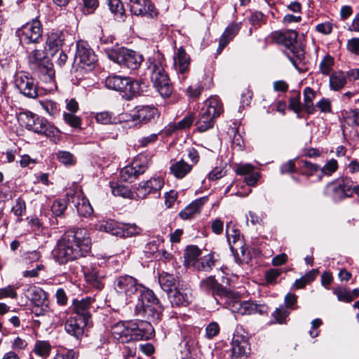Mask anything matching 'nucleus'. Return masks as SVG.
Returning a JSON list of instances; mask_svg holds the SVG:
<instances>
[{
    "instance_id": "nucleus-1",
    "label": "nucleus",
    "mask_w": 359,
    "mask_h": 359,
    "mask_svg": "<svg viewBox=\"0 0 359 359\" xmlns=\"http://www.w3.org/2000/svg\"><path fill=\"white\" fill-rule=\"evenodd\" d=\"M91 241L88 231L83 228L67 231L57 241L53 254L60 264L85 257L90 250Z\"/></svg>"
},
{
    "instance_id": "nucleus-2",
    "label": "nucleus",
    "mask_w": 359,
    "mask_h": 359,
    "mask_svg": "<svg viewBox=\"0 0 359 359\" xmlns=\"http://www.w3.org/2000/svg\"><path fill=\"white\" fill-rule=\"evenodd\" d=\"M222 112V104L217 97H211L207 100L201 108L199 118L196 122L198 130L205 132L212 128L215 123V118Z\"/></svg>"
},
{
    "instance_id": "nucleus-45",
    "label": "nucleus",
    "mask_w": 359,
    "mask_h": 359,
    "mask_svg": "<svg viewBox=\"0 0 359 359\" xmlns=\"http://www.w3.org/2000/svg\"><path fill=\"white\" fill-rule=\"evenodd\" d=\"M214 264L213 256L209 254L197 261L196 266L199 270L208 271L212 269Z\"/></svg>"
},
{
    "instance_id": "nucleus-7",
    "label": "nucleus",
    "mask_w": 359,
    "mask_h": 359,
    "mask_svg": "<svg viewBox=\"0 0 359 359\" xmlns=\"http://www.w3.org/2000/svg\"><path fill=\"white\" fill-rule=\"evenodd\" d=\"M97 60L96 55L86 42L80 41L77 43L73 67L88 71L94 67Z\"/></svg>"
},
{
    "instance_id": "nucleus-61",
    "label": "nucleus",
    "mask_w": 359,
    "mask_h": 359,
    "mask_svg": "<svg viewBox=\"0 0 359 359\" xmlns=\"http://www.w3.org/2000/svg\"><path fill=\"white\" fill-rule=\"evenodd\" d=\"M289 107L296 113L302 111V107L300 102V93H297L296 95L290 100Z\"/></svg>"
},
{
    "instance_id": "nucleus-8",
    "label": "nucleus",
    "mask_w": 359,
    "mask_h": 359,
    "mask_svg": "<svg viewBox=\"0 0 359 359\" xmlns=\"http://www.w3.org/2000/svg\"><path fill=\"white\" fill-rule=\"evenodd\" d=\"M16 34L22 45L39 43L42 39V25L38 19H34L18 29Z\"/></svg>"
},
{
    "instance_id": "nucleus-17",
    "label": "nucleus",
    "mask_w": 359,
    "mask_h": 359,
    "mask_svg": "<svg viewBox=\"0 0 359 359\" xmlns=\"http://www.w3.org/2000/svg\"><path fill=\"white\" fill-rule=\"evenodd\" d=\"M130 11L135 15L157 17L158 13L150 0H130Z\"/></svg>"
},
{
    "instance_id": "nucleus-52",
    "label": "nucleus",
    "mask_w": 359,
    "mask_h": 359,
    "mask_svg": "<svg viewBox=\"0 0 359 359\" xmlns=\"http://www.w3.org/2000/svg\"><path fill=\"white\" fill-rule=\"evenodd\" d=\"M337 161L335 159H331L320 169L319 178L321 179L323 175H331L337 170Z\"/></svg>"
},
{
    "instance_id": "nucleus-30",
    "label": "nucleus",
    "mask_w": 359,
    "mask_h": 359,
    "mask_svg": "<svg viewBox=\"0 0 359 359\" xmlns=\"http://www.w3.org/2000/svg\"><path fill=\"white\" fill-rule=\"evenodd\" d=\"M207 201V197H202L195 200L180 212V217L183 219H191L195 214L201 212L202 207Z\"/></svg>"
},
{
    "instance_id": "nucleus-50",
    "label": "nucleus",
    "mask_w": 359,
    "mask_h": 359,
    "mask_svg": "<svg viewBox=\"0 0 359 359\" xmlns=\"http://www.w3.org/2000/svg\"><path fill=\"white\" fill-rule=\"evenodd\" d=\"M111 192L114 196H120L124 198L129 197L130 191L128 187L118 183H114L111 185Z\"/></svg>"
},
{
    "instance_id": "nucleus-18",
    "label": "nucleus",
    "mask_w": 359,
    "mask_h": 359,
    "mask_svg": "<svg viewBox=\"0 0 359 359\" xmlns=\"http://www.w3.org/2000/svg\"><path fill=\"white\" fill-rule=\"evenodd\" d=\"M163 310V306L160 302L147 306H135L136 314L142 316L147 320L146 322L150 324L161 319Z\"/></svg>"
},
{
    "instance_id": "nucleus-62",
    "label": "nucleus",
    "mask_w": 359,
    "mask_h": 359,
    "mask_svg": "<svg viewBox=\"0 0 359 359\" xmlns=\"http://www.w3.org/2000/svg\"><path fill=\"white\" fill-rule=\"evenodd\" d=\"M281 274V271L278 269H271L266 272L265 277L268 283L273 284L278 277Z\"/></svg>"
},
{
    "instance_id": "nucleus-13",
    "label": "nucleus",
    "mask_w": 359,
    "mask_h": 359,
    "mask_svg": "<svg viewBox=\"0 0 359 359\" xmlns=\"http://www.w3.org/2000/svg\"><path fill=\"white\" fill-rule=\"evenodd\" d=\"M114 287L118 293L132 297L138 294L139 290L143 288V285L139 284L133 276L125 275L116 278Z\"/></svg>"
},
{
    "instance_id": "nucleus-16",
    "label": "nucleus",
    "mask_w": 359,
    "mask_h": 359,
    "mask_svg": "<svg viewBox=\"0 0 359 359\" xmlns=\"http://www.w3.org/2000/svg\"><path fill=\"white\" fill-rule=\"evenodd\" d=\"M250 354L248 339L243 335H234L231 342V359H247Z\"/></svg>"
},
{
    "instance_id": "nucleus-31",
    "label": "nucleus",
    "mask_w": 359,
    "mask_h": 359,
    "mask_svg": "<svg viewBox=\"0 0 359 359\" xmlns=\"http://www.w3.org/2000/svg\"><path fill=\"white\" fill-rule=\"evenodd\" d=\"M65 39V34L62 32H53L48 35L46 45L50 54H55L60 50Z\"/></svg>"
},
{
    "instance_id": "nucleus-44",
    "label": "nucleus",
    "mask_w": 359,
    "mask_h": 359,
    "mask_svg": "<svg viewBox=\"0 0 359 359\" xmlns=\"http://www.w3.org/2000/svg\"><path fill=\"white\" fill-rule=\"evenodd\" d=\"M119 237H131L140 234L141 229L135 224H121Z\"/></svg>"
},
{
    "instance_id": "nucleus-54",
    "label": "nucleus",
    "mask_w": 359,
    "mask_h": 359,
    "mask_svg": "<svg viewBox=\"0 0 359 359\" xmlns=\"http://www.w3.org/2000/svg\"><path fill=\"white\" fill-rule=\"evenodd\" d=\"M34 351L41 357H47L50 351V346L47 341H39L35 345Z\"/></svg>"
},
{
    "instance_id": "nucleus-29",
    "label": "nucleus",
    "mask_w": 359,
    "mask_h": 359,
    "mask_svg": "<svg viewBox=\"0 0 359 359\" xmlns=\"http://www.w3.org/2000/svg\"><path fill=\"white\" fill-rule=\"evenodd\" d=\"M190 57L182 47L177 49L174 56V66L180 74H184L189 69Z\"/></svg>"
},
{
    "instance_id": "nucleus-5",
    "label": "nucleus",
    "mask_w": 359,
    "mask_h": 359,
    "mask_svg": "<svg viewBox=\"0 0 359 359\" xmlns=\"http://www.w3.org/2000/svg\"><path fill=\"white\" fill-rule=\"evenodd\" d=\"M20 119L27 130L35 133L43 135L49 138H54L58 135V129L43 117L32 113H25L21 114Z\"/></svg>"
},
{
    "instance_id": "nucleus-28",
    "label": "nucleus",
    "mask_w": 359,
    "mask_h": 359,
    "mask_svg": "<svg viewBox=\"0 0 359 359\" xmlns=\"http://www.w3.org/2000/svg\"><path fill=\"white\" fill-rule=\"evenodd\" d=\"M288 59L291 61L294 67L300 72H306L304 51L303 49L294 47L288 53H286Z\"/></svg>"
},
{
    "instance_id": "nucleus-58",
    "label": "nucleus",
    "mask_w": 359,
    "mask_h": 359,
    "mask_svg": "<svg viewBox=\"0 0 359 359\" xmlns=\"http://www.w3.org/2000/svg\"><path fill=\"white\" fill-rule=\"evenodd\" d=\"M26 211V205L24 200L21 198H18L15 204L12 208V212L15 216L20 217L23 215Z\"/></svg>"
},
{
    "instance_id": "nucleus-42",
    "label": "nucleus",
    "mask_w": 359,
    "mask_h": 359,
    "mask_svg": "<svg viewBox=\"0 0 359 359\" xmlns=\"http://www.w3.org/2000/svg\"><path fill=\"white\" fill-rule=\"evenodd\" d=\"M108 6L117 20L124 21L125 9L121 0H108Z\"/></svg>"
},
{
    "instance_id": "nucleus-49",
    "label": "nucleus",
    "mask_w": 359,
    "mask_h": 359,
    "mask_svg": "<svg viewBox=\"0 0 359 359\" xmlns=\"http://www.w3.org/2000/svg\"><path fill=\"white\" fill-rule=\"evenodd\" d=\"M333 293L337 296V299L340 302L350 303L352 299L350 291L345 287H337L333 290Z\"/></svg>"
},
{
    "instance_id": "nucleus-40",
    "label": "nucleus",
    "mask_w": 359,
    "mask_h": 359,
    "mask_svg": "<svg viewBox=\"0 0 359 359\" xmlns=\"http://www.w3.org/2000/svg\"><path fill=\"white\" fill-rule=\"evenodd\" d=\"M346 84V76L342 71L332 73L330 76V86L334 90L341 89Z\"/></svg>"
},
{
    "instance_id": "nucleus-15",
    "label": "nucleus",
    "mask_w": 359,
    "mask_h": 359,
    "mask_svg": "<svg viewBox=\"0 0 359 359\" xmlns=\"http://www.w3.org/2000/svg\"><path fill=\"white\" fill-rule=\"evenodd\" d=\"M67 198L69 203L74 204L79 215L86 217L93 213L92 206L88 200L83 196L82 193L79 191L73 194L69 192L67 194Z\"/></svg>"
},
{
    "instance_id": "nucleus-11",
    "label": "nucleus",
    "mask_w": 359,
    "mask_h": 359,
    "mask_svg": "<svg viewBox=\"0 0 359 359\" xmlns=\"http://www.w3.org/2000/svg\"><path fill=\"white\" fill-rule=\"evenodd\" d=\"M149 163L150 160L147 155H138L130 165L124 167L121 170V180L126 182H132L146 171Z\"/></svg>"
},
{
    "instance_id": "nucleus-41",
    "label": "nucleus",
    "mask_w": 359,
    "mask_h": 359,
    "mask_svg": "<svg viewBox=\"0 0 359 359\" xmlns=\"http://www.w3.org/2000/svg\"><path fill=\"white\" fill-rule=\"evenodd\" d=\"M316 93L310 87H306L304 90V111L308 114H313L315 107L313 100L315 98Z\"/></svg>"
},
{
    "instance_id": "nucleus-37",
    "label": "nucleus",
    "mask_w": 359,
    "mask_h": 359,
    "mask_svg": "<svg viewBox=\"0 0 359 359\" xmlns=\"http://www.w3.org/2000/svg\"><path fill=\"white\" fill-rule=\"evenodd\" d=\"M226 234L231 250H234L236 246L241 247L244 243L240 231L231 229L229 224L226 225Z\"/></svg>"
},
{
    "instance_id": "nucleus-34",
    "label": "nucleus",
    "mask_w": 359,
    "mask_h": 359,
    "mask_svg": "<svg viewBox=\"0 0 359 359\" xmlns=\"http://www.w3.org/2000/svg\"><path fill=\"white\" fill-rule=\"evenodd\" d=\"M26 296L33 303V305L39 306L48 302L46 292L36 286H29L27 290Z\"/></svg>"
},
{
    "instance_id": "nucleus-63",
    "label": "nucleus",
    "mask_w": 359,
    "mask_h": 359,
    "mask_svg": "<svg viewBox=\"0 0 359 359\" xmlns=\"http://www.w3.org/2000/svg\"><path fill=\"white\" fill-rule=\"evenodd\" d=\"M50 55L55 59L56 65L60 67H62L68 59L67 55L63 50H59L57 53Z\"/></svg>"
},
{
    "instance_id": "nucleus-4",
    "label": "nucleus",
    "mask_w": 359,
    "mask_h": 359,
    "mask_svg": "<svg viewBox=\"0 0 359 359\" xmlns=\"http://www.w3.org/2000/svg\"><path fill=\"white\" fill-rule=\"evenodd\" d=\"M150 79L155 89L162 97H168L173 91L168 74L159 60H154L148 67Z\"/></svg>"
},
{
    "instance_id": "nucleus-47",
    "label": "nucleus",
    "mask_w": 359,
    "mask_h": 359,
    "mask_svg": "<svg viewBox=\"0 0 359 359\" xmlns=\"http://www.w3.org/2000/svg\"><path fill=\"white\" fill-rule=\"evenodd\" d=\"M67 198L55 201L52 206L51 211L56 217L62 216L67 207Z\"/></svg>"
},
{
    "instance_id": "nucleus-25",
    "label": "nucleus",
    "mask_w": 359,
    "mask_h": 359,
    "mask_svg": "<svg viewBox=\"0 0 359 359\" xmlns=\"http://www.w3.org/2000/svg\"><path fill=\"white\" fill-rule=\"evenodd\" d=\"M28 62L33 70L46 69V64L48 63V59L44 50L35 49L28 55Z\"/></svg>"
},
{
    "instance_id": "nucleus-38",
    "label": "nucleus",
    "mask_w": 359,
    "mask_h": 359,
    "mask_svg": "<svg viewBox=\"0 0 359 359\" xmlns=\"http://www.w3.org/2000/svg\"><path fill=\"white\" fill-rule=\"evenodd\" d=\"M138 293H140V299L136 306H147L160 302L154 292L144 286L142 289L139 290Z\"/></svg>"
},
{
    "instance_id": "nucleus-21",
    "label": "nucleus",
    "mask_w": 359,
    "mask_h": 359,
    "mask_svg": "<svg viewBox=\"0 0 359 359\" xmlns=\"http://www.w3.org/2000/svg\"><path fill=\"white\" fill-rule=\"evenodd\" d=\"M90 297L83 298L81 300L74 299L72 310L78 318L91 323L90 306L93 302Z\"/></svg>"
},
{
    "instance_id": "nucleus-6",
    "label": "nucleus",
    "mask_w": 359,
    "mask_h": 359,
    "mask_svg": "<svg viewBox=\"0 0 359 359\" xmlns=\"http://www.w3.org/2000/svg\"><path fill=\"white\" fill-rule=\"evenodd\" d=\"M105 49L109 60L130 69H137L143 60L140 54L124 47L116 46L115 50Z\"/></svg>"
},
{
    "instance_id": "nucleus-60",
    "label": "nucleus",
    "mask_w": 359,
    "mask_h": 359,
    "mask_svg": "<svg viewBox=\"0 0 359 359\" xmlns=\"http://www.w3.org/2000/svg\"><path fill=\"white\" fill-rule=\"evenodd\" d=\"M8 297L12 299L17 297L15 287L13 285H8L6 287L0 288V299Z\"/></svg>"
},
{
    "instance_id": "nucleus-14",
    "label": "nucleus",
    "mask_w": 359,
    "mask_h": 359,
    "mask_svg": "<svg viewBox=\"0 0 359 359\" xmlns=\"http://www.w3.org/2000/svg\"><path fill=\"white\" fill-rule=\"evenodd\" d=\"M168 298L172 306H186L192 302L191 289L187 284L177 283V287L168 294Z\"/></svg>"
},
{
    "instance_id": "nucleus-10",
    "label": "nucleus",
    "mask_w": 359,
    "mask_h": 359,
    "mask_svg": "<svg viewBox=\"0 0 359 359\" xmlns=\"http://www.w3.org/2000/svg\"><path fill=\"white\" fill-rule=\"evenodd\" d=\"M228 299L224 303L226 307L233 313L241 315H252L257 313H262L265 312L264 305L257 304L253 302L241 301L236 298H232L231 294L226 297Z\"/></svg>"
},
{
    "instance_id": "nucleus-22",
    "label": "nucleus",
    "mask_w": 359,
    "mask_h": 359,
    "mask_svg": "<svg viewBox=\"0 0 359 359\" xmlns=\"http://www.w3.org/2000/svg\"><path fill=\"white\" fill-rule=\"evenodd\" d=\"M332 187L334 197L338 200L352 196V182L348 179H341L330 184Z\"/></svg>"
},
{
    "instance_id": "nucleus-64",
    "label": "nucleus",
    "mask_w": 359,
    "mask_h": 359,
    "mask_svg": "<svg viewBox=\"0 0 359 359\" xmlns=\"http://www.w3.org/2000/svg\"><path fill=\"white\" fill-rule=\"evenodd\" d=\"M344 113L346 118L351 119L353 124L359 126V109H350Z\"/></svg>"
},
{
    "instance_id": "nucleus-32",
    "label": "nucleus",
    "mask_w": 359,
    "mask_h": 359,
    "mask_svg": "<svg viewBox=\"0 0 359 359\" xmlns=\"http://www.w3.org/2000/svg\"><path fill=\"white\" fill-rule=\"evenodd\" d=\"M84 274L86 280L93 287L97 290H101L104 287V276L96 268H86L84 270Z\"/></svg>"
},
{
    "instance_id": "nucleus-39",
    "label": "nucleus",
    "mask_w": 359,
    "mask_h": 359,
    "mask_svg": "<svg viewBox=\"0 0 359 359\" xmlns=\"http://www.w3.org/2000/svg\"><path fill=\"white\" fill-rule=\"evenodd\" d=\"M171 172L177 178H183L185 177L192 169V165L188 164L183 160L173 163L170 168Z\"/></svg>"
},
{
    "instance_id": "nucleus-56",
    "label": "nucleus",
    "mask_w": 359,
    "mask_h": 359,
    "mask_svg": "<svg viewBox=\"0 0 359 359\" xmlns=\"http://www.w3.org/2000/svg\"><path fill=\"white\" fill-rule=\"evenodd\" d=\"M96 121L102 124H109L115 123V118H113L112 114L109 111H102L97 113L95 116Z\"/></svg>"
},
{
    "instance_id": "nucleus-27",
    "label": "nucleus",
    "mask_w": 359,
    "mask_h": 359,
    "mask_svg": "<svg viewBox=\"0 0 359 359\" xmlns=\"http://www.w3.org/2000/svg\"><path fill=\"white\" fill-rule=\"evenodd\" d=\"M152 330L151 325L145 321H142L139 324L131 323L130 336L131 341L148 339L151 335V330Z\"/></svg>"
},
{
    "instance_id": "nucleus-46",
    "label": "nucleus",
    "mask_w": 359,
    "mask_h": 359,
    "mask_svg": "<svg viewBox=\"0 0 359 359\" xmlns=\"http://www.w3.org/2000/svg\"><path fill=\"white\" fill-rule=\"evenodd\" d=\"M39 104L50 116H55L58 114V104L52 100L39 101Z\"/></svg>"
},
{
    "instance_id": "nucleus-48",
    "label": "nucleus",
    "mask_w": 359,
    "mask_h": 359,
    "mask_svg": "<svg viewBox=\"0 0 359 359\" xmlns=\"http://www.w3.org/2000/svg\"><path fill=\"white\" fill-rule=\"evenodd\" d=\"M114 37L112 36H102L100 38V48L105 52L107 55L106 48L111 50H115L116 46H119L117 43H114Z\"/></svg>"
},
{
    "instance_id": "nucleus-23",
    "label": "nucleus",
    "mask_w": 359,
    "mask_h": 359,
    "mask_svg": "<svg viewBox=\"0 0 359 359\" xmlns=\"http://www.w3.org/2000/svg\"><path fill=\"white\" fill-rule=\"evenodd\" d=\"M297 32L292 29L284 32L276 31L271 34V38L274 41L288 48L289 50L295 47L294 45L297 41Z\"/></svg>"
},
{
    "instance_id": "nucleus-35",
    "label": "nucleus",
    "mask_w": 359,
    "mask_h": 359,
    "mask_svg": "<svg viewBox=\"0 0 359 359\" xmlns=\"http://www.w3.org/2000/svg\"><path fill=\"white\" fill-rule=\"evenodd\" d=\"M96 230L109 233L112 235L119 236L121 233V224L114 220H107L99 222L95 225Z\"/></svg>"
},
{
    "instance_id": "nucleus-20",
    "label": "nucleus",
    "mask_w": 359,
    "mask_h": 359,
    "mask_svg": "<svg viewBox=\"0 0 359 359\" xmlns=\"http://www.w3.org/2000/svg\"><path fill=\"white\" fill-rule=\"evenodd\" d=\"M200 287L203 290L211 292L213 296L217 295L221 299L230 296V291L217 283L212 276L202 280L200 283Z\"/></svg>"
},
{
    "instance_id": "nucleus-57",
    "label": "nucleus",
    "mask_w": 359,
    "mask_h": 359,
    "mask_svg": "<svg viewBox=\"0 0 359 359\" xmlns=\"http://www.w3.org/2000/svg\"><path fill=\"white\" fill-rule=\"evenodd\" d=\"M289 314L290 312L287 310L286 308L280 307L276 309L272 316L277 323L282 324L285 322V319L289 316Z\"/></svg>"
},
{
    "instance_id": "nucleus-26",
    "label": "nucleus",
    "mask_w": 359,
    "mask_h": 359,
    "mask_svg": "<svg viewBox=\"0 0 359 359\" xmlns=\"http://www.w3.org/2000/svg\"><path fill=\"white\" fill-rule=\"evenodd\" d=\"M131 323L119 322L111 327V334L121 343H128L131 341Z\"/></svg>"
},
{
    "instance_id": "nucleus-43",
    "label": "nucleus",
    "mask_w": 359,
    "mask_h": 359,
    "mask_svg": "<svg viewBox=\"0 0 359 359\" xmlns=\"http://www.w3.org/2000/svg\"><path fill=\"white\" fill-rule=\"evenodd\" d=\"M235 259L240 263H248L251 259L249 250L245 247L244 243L241 247L236 246L234 250H231Z\"/></svg>"
},
{
    "instance_id": "nucleus-59",
    "label": "nucleus",
    "mask_w": 359,
    "mask_h": 359,
    "mask_svg": "<svg viewBox=\"0 0 359 359\" xmlns=\"http://www.w3.org/2000/svg\"><path fill=\"white\" fill-rule=\"evenodd\" d=\"M194 121V118L191 115L185 116L181 121L175 123L173 128L175 130H184L189 128Z\"/></svg>"
},
{
    "instance_id": "nucleus-9",
    "label": "nucleus",
    "mask_w": 359,
    "mask_h": 359,
    "mask_svg": "<svg viewBox=\"0 0 359 359\" xmlns=\"http://www.w3.org/2000/svg\"><path fill=\"white\" fill-rule=\"evenodd\" d=\"M158 116V109L154 106H138L130 114H124L119 117V121L147 123L151 121Z\"/></svg>"
},
{
    "instance_id": "nucleus-24",
    "label": "nucleus",
    "mask_w": 359,
    "mask_h": 359,
    "mask_svg": "<svg viewBox=\"0 0 359 359\" xmlns=\"http://www.w3.org/2000/svg\"><path fill=\"white\" fill-rule=\"evenodd\" d=\"M90 324L91 323L81 320L77 317H71L67 320L65 329L68 334L79 339L84 333V327Z\"/></svg>"
},
{
    "instance_id": "nucleus-3",
    "label": "nucleus",
    "mask_w": 359,
    "mask_h": 359,
    "mask_svg": "<svg viewBox=\"0 0 359 359\" xmlns=\"http://www.w3.org/2000/svg\"><path fill=\"white\" fill-rule=\"evenodd\" d=\"M107 88L118 91L126 100H131L141 91V83L129 77H122L118 75L109 76L105 79Z\"/></svg>"
},
{
    "instance_id": "nucleus-51",
    "label": "nucleus",
    "mask_w": 359,
    "mask_h": 359,
    "mask_svg": "<svg viewBox=\"0 0 359 359\" xmlns=\"http://www.w3.org/2000/svg\"><path fill=\"white\" fill-rule=\"evenodd\" d=\"M334 65V59L330 55H326L320 63V72L325 75H329Z\"/></svg>"
},
{
    "instance_id": "nucleus-19",
    "label": "nucleus",
    "mask_w": 359,
    "mask_h": 359,
    "mask_svg": "<svg viewBox=\"0 0 359 359\" xmlns=\"http://www.w3.org/2000/svg\"><path fill=\"white\" fill-rule=\"evenodd\" d=\"M164 181L160 177H152L150 180L142 182L136 189V195L139 198H145L151 193L158 192L163 187Z\"/></svg>"
},
{
    "instance_id": "nucleus-55",
    "label": "nucleus",
    "mask_w": 359,
    "mask_h": 359,
    "mask_svg": "<svg viewBox=\"0 0 359 359\" xmlns=\"http://www.w3.org/2000/svg\"><path fill=\"white\" fill-rule=\"evenodd\" d=\"M63 118L65 121L72 128H79L81 124V118L72 113L65 112Z\"/></svg>"
},
{
    "instance_id": "nucleus-33",
    "label": "nucleus",
    "mask_w": 359,
    "mask_h": 359,
    "mask_svg": "<svg viewBox=\"0 0 359 359\" xmlns=\"http://www.w3.org/2000/svg\"><path fill=\"white\" fill-rule=\"evenodd\" d=\"M241 29L240 23H231L225 29L219 39V51H222L223 48L230 42L231 40L238 34Z\"/></svg>"
},
{
    "instance_id": "nucleus-36",
    "label": "nucleus",
    "mask_w": 359,
    "mask_h": 359,
    "mask_svg": "<svg viewBox=\"0 0 359 359\" xmlns=\"http://www.w3.org/2000/svg\"><path fill=\"white\" fill-rule=\"evenodd\" d=\"M158 282L161 288L169 294L172 292V288L177 287L176 277L168 273L163 272L158 277Z\"/></svg>"
},
{
    "instance_id": "nucleus-53",
    "label": "nucleus",
    "mask_w": 359,
    "mask_h": 359,
    "mask_svg": "<svg viewBox=\"0 0 359 359\" xmlns=\"http://www.w3.org/2000/svg\"><path fill=\"white\" fill-rule=\"evenodd\" d=\"M302 174L307 177L313 175L316 172L319 170V166L316 164H313L309 161L302 160Z\"/></svg>"
},
{
    "instance_id": "nucleus-12",
    "label": "nucleus",
    "mask_w": 359,
    "mask_h": 359,
    "mask_svg": "<svg viewBox=\"0 0 359 359\" xmlns=\"http://www.w3.org/2000/svg\"><path fill=\"white\" fill-rule=\"evenodd\" d=\"M15 86L20 93L29 98H36L38 96L37 82L28 73L20 72L15 76Z\"/></svg>"
}]
</instances>
